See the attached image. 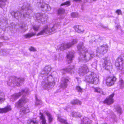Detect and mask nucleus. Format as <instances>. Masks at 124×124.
<instances>
[{
	"mask_svg": "<svg viewBox=\"0 0 124 124\" xmlns=\"http://www.w3.org/2000/svg\"><path fill=\"white\" fill-rule=\"evenodd\" d=\"M48 29V25H46L43 27V30L39 32L37 34V35L38 36L43 34L44 33L46 32Z\"/></svg>",
	"mask_w": 124,
	"mask_h": 124,
	"instance_id": "0eeeda50",
	"label": "nucleus"
},
{
	"mask_svg": "<svg viewBox=\"0 0 124 124\" xmlns=\"http://www.w3.org/2000/svg\"><path fill=\"white\" fill-rule=\"evenodd\" d=\"M116 80L117 78L115 76H109L105 79V83L107 86H111L114 85Z\"/></svg>",
	"mask_w": 124,
	"mask_h": 124,
	"instance_id": "f257e3e1",
	"label": "nucleus"
},
{
	"mask_svg": "<svg viewBox=\"0 0 124 124\" xmlns=\"http://www.w3.org/2000/svg\"><path fill=\"white\" fill-rule=\"evenodd\" d=\"M3 97H0V103H1L2 102H4L6 100L5 98V95L4 94H3L2 95Z\"/></svg>",
	"mask_w": 124,
	"mask_h": 124,
	"instance_id": "6ab92c4d",
	"label": "nucleus"
},
{
	"mask_svg": "<svg viewBox=\"0 0 124 124\" xmlns=\"http://www.w3.org/2000/svg\"><path fill=\"white\" fill-rule=\"evenodd\" d=\"M115 12L118 15H122V11L120 9H117Z\"/></svg>",
	"mask_w": 124,
	"mask_h": 124,
	"instance_id": "412c9836",
	"label": "nucleus"
},
{
	"mask_svg": "<svg viewBox=\"0 0 124 124\" xmlns=\"http://www.w3.org/2000/svg\"><path fill=\"white\" fill-rule=\"evenodd\" d=\"M102 124H107L106 123H103Z\"/></svg>",
	"mask_w": 124,
	"mask_h": 124,
	"instance_id": "f704fd0d",
	"label": "nucleus"
},
{
	"mask_svg": "<svg viewBox=\"0 0 124 124\" xmlns=\"http://www.w3.org/2000/svg\"><path fill=\"white\" fill-rule=\"evenodd\" d=\"M78 48L79 49L81 48L82 46L81 45H79L78 46Z\"/></svg>",
	"mask_w": 124,
	"mask_h": 124,
	"instance_id": "7c9ffc66",
	"label": "nucleus"
},
{
	"mask_svg": "<svg viewBox=\"0 0 124 124\" xmlns=\"http://www.w3.org/2000/svg\"><path fill=\"white\" fill-rule=\"evenodd\" d=\"M29 50L31 51H36L35 48L32 46H31L29 48Z\"/></svg>",
	"mask_w": 124,
	"mask_h": 124,
	"instance_id": "bb28decb",
	"label": "nucleus"
},
{
	"mask_svg": "<svg viewBox=\"0 0 124 124\" xmlns=\"http://www.w3.org/2000/svg\"><path fill=\"white\" fill-rule=\"evenodd\" d=\"M65 12V10L63 8H59L57 10V14L58 15L63 14Z\"/></svg>",
	"mask_w": 124,
	"mask_h": 124,
	"instance_id": "f8f14e48",
	"label": "nucleus"
},
{
	"mask_svg": "<svg viewBox=\"0 0 124 124\" xmlns=\"http://www.w3.org/2000/svg\"><path fill=\"white\" fill-rule=\"evenodd\" d=\"M71 16L73 17H75L76 16V14L75 13H71Z\"/></svg>",
	"mask_w": 124,
	"mask_h": 124,
	"instance_id": "c85d7f7f",
	"label": "nucleus"
},
{
	"mask_svg": "<svg viewBox=\"0 0 124 124\" xmlns=\"http://www.w3.org/2000/svg\"><path fill=\"white\" fill-rule=\"evenodd\" d=\"M74 57L73 55H71L70 54H68L67 56V59H69L70 60H72V59Z\"/></svg>",
	"mask_w": 124,
	"mask_h": 124,
	"instance_id": "a211bd4d",
	"label": "nucleus"
},
{
	"mask_svg": "<svg viewBox=\"0 0 124 124\" xmlns=\"http://www.w3.org/2000/svg\"><path fill=\"white\" fill-rule=\"evenodd\" d=\"M90 79H91V81L93 83L95 82L96 80L97 79V78L95 77L91 78Z\"/></svg>",
	"mask_w": 124,
	"mask_h": 124,
	"instance_id": "4be33fe9",
	"label": "nucleus"
},
{
	"mask_svg": "<svg viewBox=\"0 0 124 124\" xmlns=\"http://www.w3.org/2000/svg\"><path fill=\"white\" fill-rule=\"evenodd\" d=\"M71 103L73 105H81V102L78 99L73 100L71 102Z\"/></svg>",
	"mask_w": 124,
	"mask_h": 124,
	"instance_id": "9b49d317",
	"label": "nucleus"
},
{
	"mask_svg": "<svg viewBox=\"0 0 124 124\" xmlns=\"http://www.w3.org/2000/svg\"><path fill=\"white\" fill-rule=\"evenodd\" d=\"M21 94L19 93H18L14 95L15 97L18 98L20 96Z\"/></svg>",
	"mask_w": 124,
	"mask_h": 124,
	"instance_id": "cd10ccee",
	"label": "nucleus"
},
{
	"mask_svg": "<svg viewBox=\"0 0 124 124\" xmlns=\"http://www.w3.org/2000/svg\"><path fill=\"white\" fill-rule=\"evenodd\" d=\"M59 121L61 122L65 123H67V122L66 120L62 118H60L59 119Z\"/></svg>",
	"mask_w": 124,
	"mask_h": 124,
	"instance_id": "b1692460",
	"label": "nucleus"
},
{
	"mask_svg": "<svg viewBox=\"0 0 124 124\" xmlns=\"http://www.w3.org/2000/svg\"><path fill=\"white\" fill-rule=\"evenodd\" d=\"M72 46L70 43H67L65 45V47L67 48H69Z\"/></svg>",
	"mask_w": 124,
	"mask_h": 124,
	"instance_id": "393cba45",
	"label": "nucleus"
},
{
	"mask_svg": "<svg viewBox=\"0 0 124 124\" xmlns=\"http://www.w3.org/2000/svg\"><path fill=\"white\" fill-rule=\"evenodd\" d=\"M119 82L121 84H122L123 83V80L122 79L120 80Z\"/></svg>",
	"mask_w": 124,
	"mask_h": 124,
	"instance_id": "c756f323",
	"label": "nucleus"
},
{
	"mask_svg": "<svg viewBox=\"0 0 124 124\" xmlns=\"http://www.w3.org/2000/svg\"><path fill=\"white\" fill-rule=\"evenodd\" d=\"M70 2L69 1H67L64 2L62 3H61L60 5V6H63L64 5H66L68 6H70Z\"/></svg>",
	"mask_w": 124,
	"mask_h": 124,
	"instance_id": "ddd939ff",
	"label": "nucleus"
},
{
	"mask_svg": "<svg viewBox=\"0 0 124 124\" xmlns=\"http://www.w3.org/2000/svg\"><path fill=\"white\" fill-rule=\"evenodd\" d=\"M46 115L48 116V121L49 124L52 122L53 120L52 116L51 114L48 112H46L45 113Z\"/></svg>",
	"mask_w": 124,
	"mask_h": 124,
	"instance_id": "1a4fd4ad",
	"label": "nucleus"
},
{
	"mask_svg": "<svg viewBox=\"0 0 124 124\" xmlns=\"http://www.w3.org/2000/svg\"><path fill=\"white\" fill-rule=\"evenodd\" d=\"M69 81V80L68 79H65L64 80V82L65 83H66Z\"/></svg>",
	"mask_w": 124,
	"mask_h": 124,
	"instance_id": "2f4dec72",
	"label": "nucleus"
},
{
	"mask_svg": "<svg viewBox=\"0 0 124 124\" xmlns=\"http://www.w3.org/2000/svg\"><path fill=\"white\" fill-rule=\"evenodd\" d=\"M39 114L40 115L39 116V119L41 120V124H47L46 120L43 114L40 112Z\"/></svg>",
	"mask_w": 124,
	"mask_h": 124,
	"instance_id": "39448f33",
	"label": "nucleus"
},
{
	"mask_svg": "<svg viewBox=\"0 0 124 124\" xmlns=\"http://www.w3.org/2000/svg\"><path fill=\"white\" fill-rule=\"evenodd\" d=\"M11 110L10 106H7L2 108H0V113H6Z\"/></svg>",
	"mask_w": 124,
	"mask_h": 124,
	"instance_id": "20e7f679",
	"label": "nucleus"
},
{
	"mask_svg": "<svg viewBox=\"0 0 124 124\" xmlns=\"http://www.w3.org/2000/svg\"><path fill=\"white\" fill-rule=\"evenodd\" d=\"M36 35V33L32 32L31 33H29L26 34L24 36L26 38H29L35 36Z\"/></svg>",
	"mask_w": 124,
	"mask_h": 124,
	"instance_id": "9d476101",
	"label": "nucleus"
},
{
	"mask_svg": "<svg viewBox=\"0 0 124 124\" xmlns=\"http://www.w3.org/2000/svg\"><path fill=\"white\" fill-rule=\"evenodd\" d=\"M27 102V101L25 98H22L20 99L17 103L18 107L21 108L23 106V103H25Z\"/></svg>",
	"mask_w": 124,
	"mask_h": 124,
	"instance_id": "7ed1b4c3",
	"label": "nucleus"
},
{
	"mask_svg": "<svg viewBox=\"0 0 124 124\" xmlns=\"http://www.w3.org/2000/svg\"><path fill=\"white\" fill-rule=\"evenodd\" d=\"M39 28V26H33V29L35 31H37Z\"/></svg>",
	"mask_w": 124,
	"mask_h": 124,
	"instance_id": "aec40b11",
	"label": "nucleus"
},
{
	"mask_svg": "<svg viewBox=\"0 0 124 124\" xmlns=\"http://www.w3.org/2000/svg\"><path fill=\"white\" fill-rule=\"evenodd\" d=\"M36 118L32 119H29L27 120L28 124H39L38 121L36 120Z\"/></svg>",
	"mask_w": 124,
	"mask_h": 124,
	"instance_id": "423d86ee",
	"label": "nucleus"
},
{
	"mask_svg": "<svg viewBox=\"0 0 124 124\" xmlns=\"http://www.w3.org/2000/svg\"><path fill=\"white\" fill-rule=\"evenodd\" d=\"M114 94V93L110 94L108 97L106 98L103 101V103L108 105H110L112 104L114 102V99L113 98V97Z\"/></svg>",
	"mask_w": 124,
	"mask_h": 124,
	"instance_id": "f03ea898",
	"label": "nucleus"
},
{
	"mask_svg": "<svg viewBox=\"0 0 124 124\" xmlns=\"http://www.w3.org/2000/svg\"><path fill=\"white\" fill-rule=\"evenodd\" d=\"M7 1V0H0V7H2L5 5Z\"/></svg>",
	"mask_w": 124,
	"mask_h": 124,
	"instance_id": "4468645a",
	"label": "nucleus"
},
{
	"mask_svg": "<svg viewBox=\"0 0 124 124\" xmlns=\"http://www.w3.org/2000/svg\"><path fill=\"white\" fill-rule=\"evenodd\" d=\"M94 91L95 92L100 93L101 91V89L98 87L94 88Z\"/></svg>",
	"mask_w": 124,
	"mask_h": 124,
	"instance_id": "dca6fc26",
	"label": "nucleus"
},
{
	"mask_svg": "<svg viewBox=\"0 0 124 124\" xmlns=\"http://www.w3.org/2000/svg\"><path fill=\"white\" fill-rule=\"evenodd\" d=\"M82 0H73V1H75L76 2H80Z\"/></svg>",
	"mask_w": 124,
	"mask_h": 124,
	"instance_id": "473e14b6",
	"label": "nucleus"
},
{
	"mask_svg": "<svg viewBox=\"0 0 124 124\" xmlns=\"http://www.w3.org/2000/svg\"><path fill=\"white\" fill-rule=\"evenodd\" d=\"M26 109L24 110H22V111L23 112H26Z\"/></svg>",
	"mask_w": 124,
	"mask_h": 124,
	"instance_id": "72a5a7b5",
	"label": "nucleus"
},
{
	"mask_svg": "<svg viewBox=\"0 0 124 124\" xmlns=\"http://www.w3.org/2000/svg\"><path fill=\"white\" fill-rule=\"evenodd\" d=\"M116 111L119 113L121 114L122 113L121 109L120 107H118L116 108Z\"/></svg>",
	"mask_w": 124,
	"mask_h": 124,
	"instance_id": "5701e85b",
	"label": "nucleus"
},
{
	"mask_svg": "<svg viewBox=\"0 0 124 124\" xmlns=\"http://www.w3.org/2000/svg\"><path fill=\"white\" fill-rule=\"evenodd\" d=\"M78 31L79 32H83L84 31V30L83 27L80 26L78 27Z\"/></svg>",
	"mask_w": 124,
	"mask_h": 124,
	"instance_id": "f3484780",
	"label": "nucleus"
},
{
	"mask_svg": "<svg viewBox=\"0 0 124 124\" xmlns=\"http://www.w3.org/2000/svg\"><path fill=\"white\" fill-rule=\"evenodd\" d=\"M123 59L121 56L119 57L117 59V61L115 63V65L116 67H118L120 66L119 62H121L122 63L123 62Z\"/></svg>",
	"mask_w": 124,
	"mask_h": 124,
	"instance_id": "6e6552de",
	"label": "nucleus"
},
{
	"mask_svg": "<svg viewBox=\"0 0 124 124\" xmlns=\"http://www.w3.org/2000/svg\"><path fill=\"white\" fill-rule=\"evenodd\" d=\"M77 43V41L76 40L73 39L72 41L70 43L71 44L72 46L74 44H76Z\"/></svg>",
	"mask_w": 124,
	"mask_h": 124,
	"instance_id": "a878e982",
	"label": "nucleus"
},
{
	"mask_svg": "<svg viewBox=\"0 0 124 124\" xmlns=\"http://www.w3.org/2000/svg\"><path fill=\"white\" fill-rule=\"evenodd\" d=\"M76 90L79 92H82V89L79 86H77L76 87Z\"/></svg>",
	"mask_w": 124,
	"mask_h": 124,
	"instance_id": "2eb2a0df",
	"label": "nucleus"
}]
</instances>
